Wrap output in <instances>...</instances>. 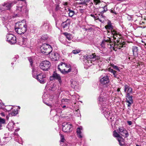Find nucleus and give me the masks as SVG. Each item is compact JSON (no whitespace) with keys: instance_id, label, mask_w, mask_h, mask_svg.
<instances>
[{"instance_id":"6","label":"nucleus","mask_w":146,"mask_h":146,"mask_svg":"<svg viewBox=\"0 0 146 146\" xmlns=\"http://www.w3.org/2000/svg\"><path fill=\"white\" fill-rule=\"evenodd\" d=\"M20 1L19 3V4L18 6H17L16 9L18 15L20 16V14L21 15L25 12L26 10V6H23V4H25L26 3L25 0H18Z\"/></svg>"},{"instance_id":"36","label":"nucleus","mask_w":146,"mask_h":146,"mask_svg":"<svg viewBox=\"0 0 146 146\" xmlns=\"http://www.w3.org/2000/svg\"><path fill=\"white\" fill-rule=\"evenodd\" d=\"M5 120L4 119H2L0 117V127L2 126V124H4L5 123Z\"/></svg>"},{"instance_id":"55","label":"nucleus","mask_w":146,"mask_h":146,"mask_svg":"<svg viewBox=\"0 0 146 146\" xmlns=\"http://www.w3.org/2000/svg\"><path fill=\"white\" fill-rule=\"evenodd\" d=\"M44 96H44L43 95V96H42V98H43V102H44Z\"/></svg>"},{"instance_id":"20","label":"nucleus","mask_w":146,"mask_h":146,"mask_svg":"<svg viewBox=\"0 0 146 146\" xmlns=\"http://www.w3.org/2000/svg\"><path fill=\"white\" fill-rule=\"evenodd\" d=\"M71 86L75 89H76L78 88V83L77 81L74 79H71L70 80Z\"/></svg>"},{"instance_id":"40","label":"nucleus","mask_w":146,"mask_h":146,"mask_svg":"<svg viewBox=\"0 0 146 146\" xmlns=\"http://www.w3.org/2000/svg\"><path fill=\"white\" fill-rule=\"evenodd\" d=\"M60 142H64L65 141V139L64 138L63 135H62L61 134H60Z\"/></svg>"},{"instance_id":"49","label":"nucleus","mask_w":146,"mask_h":146,"mask_svg":"<svg viewBox=\"0 0 146 146\" xmlns=\"http://www.w3.org/2000/svg\"><path fill=\"white\" fill-rule=\"evenodd\" d=\"M127 122L129 125H131L132 124V122L131 121H128Z\"/></svg>"},{"instance_id":"43","label":"nucleus","mask_w":146,"mask_h":146,"mask_svg":"<svg viewBox=\"0 0 146 146\" xmlns=\"http://www.w3.org/2000/svg\"><path fill=\"white\" fill-rule=\"evenodd\" d=\"M10 19L9 17L7 16H5V17H3L2 20L4 21H7L8 20Z\"/></svg>"},{"instance_id":"28","label":"nucleus","mask_w":146,"mask_h":146,"mask_svg":"<svg viewBox=\"0 0 146 146\" xmlns=\"http://www.w3.org/2000/svg\"><path fill=\"white\" fill-rule=\"evenodd\" d=\"M132 50L133 55H136L138 54V49L137 46H133L132 47Z\"/></svg>"},{"instance_id":"57","label":"nucleus","mask_w":146,"mask_h":146,"mask_svg":"<svg viewBox=\"0 0 146 146\" xmlns=\"http://www.w3.org/2000/svg\"><path fill=\"white\" fill-rule=\"evenodd\" d=\"M14 134L15 135H17V134L15 133H14Z\"/></svg>"},{"instance_id":"59","label":"nucleus","mask_w":146,"mask_h":146,"mask_svg":"<svg viewBox=\"0 0 146 146\" xmlns=\"http://www.w3.org/2000/svg\"><path fill=\"white\" fill-rule=\"evenodd\" d=\"M12 108H11V109L10 110H11L12 109Z\"/></svg>"},{"instance_id":"61","label":"nucleus","mask_w":146,"mask_h":146,"mask_svg":"<svg viewBox=\"0 0 146 146\" xmlns=\"http://www.w3.org/2000/svg\"><path fill=\"white\" fill-rule=\"evenodd\" d=\"M1 129V128L0 127V129Z\"/></svg>"},{"instance_id":"56","label":"nucleus","mask_w":146,"mask_h":146,"mask_svg":"<svg viewBox=\"0 0 146 146\" xmlns=\"http://www.w3.org/2000/svg\"><path fill=\"white\" fill-rule=\"evenodd\" d=\"M77 70H76V72H74L75 74H76L77 73Z\"/></svg>"},{"instance_id":"5","label":"nucleus","mask_w":146,"mask_h":146,"mask_svg":"<svg viewBox=\"0 0 146 146\" xmlns=\"http://www.w3.org/2000/svg\"><path fill=\"white\" fill-rule=\"evenodd\" d=\"M58 69L61 73L64 74L69 72L71 71L70 66L63 62H61L59 64Z\"/></svg>"},{"instance_id":"44","label":"nucleus","mask_w":146,"mask_h":146,"mask_svg":"<svg viewBox=\"0 0 146 146\" xmlns=\"http://www.w3.org/2000/svg\"><path fill=\"white\" fill-rule=\"evenodd\" d=\"M94 4L96 5L100 2V0H94Z\"/></svg>"},{"instance_id":"30","label":"nucleus","mask_w":146,"mask_h":146,"mask_svg":"<svg viewBox=\"0 0 146 146\" xmlns=\"http://www.w3.org/2000/svg\"><path fill=\"white\" fill-rule=\"evenodd\" d=\"M64 34L66 36V38L69 40H70L72 39V36L71 34L67 33H65Z\"/></svg>"},{"instance_id":"4","label":"nucleus","mask_w":146,"mask_h":146,"mask_svg":"<svg viewBox=\"0 0 146 146\" xmlns=\"http://www.w3.org/2000/svg\"><path fill=\"white\" fill-rule=\"evenodd\" d=\"M15 28V31L18 34H24L27 31V26L25 20L17 23Z\"/></svg>"},{"instance_id":"33","label":"nucleus","mask_w":146,"mask_h":146,"mask_svg":"<svg viewBox=\"0 0 146 146\" xmlns=\"http://www.w3.org/2000/svg\"><path fill=\"white\" fill-rule=\"evenodd\" d=\"M18 111L17 109L14 110L11 113L12 116H15L18 113Z\"/></svg>"},{"instance_id":"13","label":"nucleus","mask_w":146,"mask_h":146,"mask_svg":"<svg viewBox=\"0 0 146 146\" xmlns=\"http://www.w3.org/2000/svg\"><path fill=\"white\" fill-rule=\"evenodd\" d=\"M6 37L7 41L11 44H13L16 42V37L13 35L10 34H8L7 35Z\"/></svg>"},{"instance_id":"26","label":"nucleus","mask_w":146,"mask_h":146,"mask_svg":"<svg viewBox=\"0 0 146 146\" xmlns=\"http://www.w3.org/2000/svg\"><path fill=\"white\" fill-rule=\"evenodd\" d=\"M82 129V127L80 126L79 127H78L77 130V133L78 137L80 138H82V135H81V130Z\"/></svg>"},{"instance_id":"60","label":"nucleus","mask_w":146,"mask_h":146,"mask_svg":"<svg viewBox=\"0 0 146 146\" xmlns=\"http://www.w3.org/2000/svg\"><path fill=\"white\" fill-rule=\"evenodd\" d=\"M68 43H70V42H68Z\"/></svg>"},{"instance_id":"42","label":"nucleus","mask_w":146,"mask_h":146,"mask_svg":"<svg viewBox=\"0 0 146 146\" xmlns=\"http://www.w3.org/2000/svg\"><path fill=\"white\" fill-rule=\"evenodd\" d=\"M27 39L26 38H23L22 40V42H23V44L25 45L26 44L27 42Z\"/></svg>"},{"instance_id":"54","label":"nucleus","mask_w":146,"mask_h":146,"mask_svg":"<svg viewBox=\"0 0 146 146\" xmlns=\"http://www.w3.org/2000/svg\"><path fill=\"white\" fill-rule=\"evenodd\" d=\"M117 91L118 92H119L120 91V88H118L117 89Z\"/></svg>"},{"instance_id":"45","label":"nucleus","mask_w":146,"mask_h":146,"mask_svg":"<svg viewBox=\"0 0 146 146\" xmlns=\"http://www.w3.org/2000/svg\"><path fill=\"white\" fill-rule=\"evenodd\" d=\"M127 19L129 21L132 20V16L128 15V16L127 17Z\"/></svg>"},{"instance_id":"50","label":"nucleus","mask_w":146,"mask_h":146,"mask_svg":"<svg viewBox=\"0 0 146 146\" xmlns=\"http://www.w3.org/2000/svg\"><path fill=\"white\" fill-rule=\"evenodd\" d=\"M63 4L64 5H67V2H63Z\"/></svg>"},{"instance_id":"22","label":"nucleus","mask_w":146,"mask_h":146,"mask_svg":"<svg viewBox=\"0 0 146 146\" xmlns=\"http://www.w3.org/2000/svg\"><path fill=\"white\" fill-rule=\"evenodd\" d=\"M50 58L53 60H57L59 58V55L57 53H52L50 55Z\"/></svg>"},{"instance_id":"24","label":"nucleus","mask_w":146,"mask_h":146,"mask_svg":"<svg viewBox=\"0 0 146 146\" xmlns=\"http://www.w3.org/2000/svg\"><path fill=\"white\" fill-rule=\"evenodd\" d=\"M70 20L68 19H67L65 22H63L62 23V26L64 28H68L70 25Z\"/></svg>"},{"instance_id":"35","label":"nucleus","mask_w":146,"mask_h":146,"mask_svg":"<svg viewBox=\"0 0 146 146\" xmlns=\"http://www.w3.org/2000/svg\"><path fill=\"white\" fill-rule=\"evenodd\" d=\"M68 11L69 12V16L70 17H72L74 13V12L72 10H71L70 9H68Z\"/></svg>"},{"instance_id":"53","label":"nucleus","mask_w":146,"mask_h":146,"mask_svg":"<svg viewBox=\"0 0 146 146\" xmlns=\"http://www.w3.org/2000/svg\"><path fill=\"white\" fill-rule=\"evenodd\" d=\"M1 115L2 116H5V114L4 113H1Z\"/></svg>"},{"instance_id":"32","label":"nucleus","mask_w":146,"mask_h":146,"mask_svg":"<svg viewBox=\"0 0 146 146\" xmlns=\"http://www.w3.org/2000/svg\"><path fill=\"white\" fill-rule=\"evenodd\" d=\"M70 102V100L67 99H63L61 101L62 104H67Z\"/></svg>"},{"instance_id":"2","label":"nucleus","mask_w":146,"mask_h":146,"mask_svg":"<svg viewBox=\"0 0 146 146\" xmlns=\"http://www.w3.org/2000/svg\"><path fill=\"white\" fill-rule=\"evenodd\" d=\"M105 27L107 30L108 33H111L114 39H116L117 43L114 44V47L117 49H120L122 47H125V42L122 41V40L120 41V40H118V39L121 38V35L119 34L113 28V27L111 25V23L110 21H108L107 25H106Z\"/></svg>"},{"instance_id":"19","label":"nucleus","mask_w":146,"mask_h":146,"mask_svg":"<svg viewBox=\"0 0 146 146\" xmlns=\"http://www.w3.org/2000/svg\"><path fill=\"white\" fill-rule=\"evenodd\" d=\"M124 88V92L126 94V95L130 94L132 92V88L128 85H125Z\"/></svg>"},{"instance_id":"7","label":"nucleus","mask_w":146,"mask_h":146,"mask_svg":"<svg viewBox=\"0 0 146 146\" xmlns=\"http://www.w3.org/2000/svg\"><path fill=\"white\" fill-rule=\"evenodd\" d=\"M40 49L41 52L46 55L50 54L52 51L51 46L47 44H43L41 46Z\"/></svg>"},{"instance_id":"8","label":"nucleus","mask_w":146,"mask_h":146,"mask_svg":"<svg viewBox=\"0 0 146 146\" xmlns=\"http://www.w3.org/2000/svg\"><path fill=\"white\" fill-rule=\"evenodd\" d=\"M50 64L48 61L45 60L42 61L40 63V67L43 70L46 71L49 69Z\"/></svg>"},{"instance_id":"11","label":"nucleus","mask_w":146,"mask_h":146,"mask_svg":"<svg viewBox=\"0 0 146 146\" xmlns=\"http://www.w3.org/2000/svg\"><path fill=\"white\" fill-rule=\"evenodd\" d=\"M113 135L115 137L117 138V140L120 145L122 146L124 144V139L115 131L113 132Z\"/></svg>"},{"instance_id":"3","label":"nucleus","mask_w":146,"mask_h":146,"mask_svg":"<svg viewBox=\"0 0 146 146\" xmlns=\"http://www.w3.org/2000/svg\"><path fill=\"white\" fill-rule=\"evenodd\" d=\"M84 64L88 67L92 65V64H94L95 61L98 60L100 59L99 56L95 55V54H92L91 55H88L87 56H84Z\"/></svg>"},{"instance_id":"15","label":"nucleus","mask_w":146,"mask_h":146,"mask_svg":"<svg viewBox=\"0 0 146 146\" xmlns=\"http://www.w3.org/2000/svg\"><path fill=\"white\" fill-rule=\"evenodd\" d=\"M12 3L10 2L5 3L4 4L0 6V9L1 11L9 10L11 6Z\"/></svg>"},{"instance_id":"1","label":"nucleus","mask_w":146,"mask_h":146,"mask_svg":"<svg viewBox=\"0 0 146 146\" xmlns=\"http://www.w3.org/2000/svg\"><path fill=\"white\" fill-rule=\"evenodd\" d=\"M109 98L108 96L105 94L103 95L101 94L99 98L100 103L102 106V111L105 117L108 120L112 122L114 119V117L111 111L106 107V104H108Z\"/></svg>"},{"instance_id":"23","label":"nucleus","mask_w":146,"mask_h":146,"mask_svg":"<svg viewBox=\"0 0 146 146\" xmlns=\"http://www.w3.org/2000/svg\"><path fill=\"white\" fill-rule=\"evenodd\" d=\"M90 16L93 17L95 19V20H98L100 22L103 23L104 22V20H105V19L104 17L102 15H101L100 16V18L99 17H95L94 15L91 14Z\"/></svg>"},{"instance_id":"51","label":"nucleus","mask_w":146,"mask_h":146,"mask_svg":"<svg viewBox=\"0 0 146 146\" xmlns=\"http://www.w3.org/2000/svg\"><path fill=\"white\" fill-rule=\"evenodd\" d=\"M59 7V5H57L56 7V9H58Z\"/></svg>"},{"instance_id":"9","label":"nucleus","mask_w":146,"mask_h":146,"mask_svg":"<svg viewBox=\"0 0 146 146\" xmlns=\"http://www.w3.org/2000/svg\"><path fill=\"white\" fill-rule=\"evenodd\" d=\"M62 130L64 132H68L72 131V125L70 123L64 122L62 123Z\"/></svg>"},{"instance_id":"29","label":"nucleus","mask_w":146,"mask_h":146,"mask_svg":"<svg viewBox=\"0 0 146 146\" xmlns=\"http://www.w3.org/2000/svg\"><path fill=\"white\" fill-rule=\"evenodd\" d=\"M32 72L33 77L34 78L36 79L37 76L38 75V74H38L37 73V72L36 70V69L34 68H33Z\"/></svg>"},{"instance_id":"12","label":"nucleus","mask_w":146,"mask_h":146,"mask_svg":"<svg viewBox=\"0 0 146 146\" xmlns=\"http://www.w3.org/2000/svg\"><path fill=\"white\" fill-rule=\"evenodd\" d=\"M113 44L114 43L111 41L110 38H108L107 39H104L102 41L101 46L103 47L104 45H107L108 46H110L109 47H113Z\"/></svg>"},{"instance_id":"39","label":"nucleus","mask_w":146,"mask_h":146,"mask_svg":"<svg viewBox=\"0 0 146 146\" xmlns=\"http://www.w3.org/2000/svg\"><path fill=\"white\" fill-rule=\"evenodd\" d=\"M33 57H29L28 58V60L30 63V65L32 66Z\"/></svg>"},{"instance_id":"21","label":"nucleus","mask_w":146,"mask_h":146,"mask_svg":"<svg viewBox=\"0 0 146 146\" xmlns=\"http://www.w3.org/2000/svg\"><path fill=\"white\" fill-rule=\"evenodd\" d=\"M126 102L128 103V104L127 105V106L128 107H130L133 103L132 98V96H130V94L126 95Z\"/></svg>"},{"instance_id":"10","label":"nucleus","mask_w":146,"mask_h":146,"mask_svg":"<svg viewBox=\"0 0 146 146\" xmlns=\"http://www.w3.org/2000/svg\"><path fill=\"white\" fill-rule=\"evenodd\" d=\"M118 133L124 137L125 138L129 136V134L126 129L123 127H119L117 130Z\"/></svg>"},{"instance_id":"17","label":"nucleus","mask_w":146,"mask_h":146,"mask_svg":"<svg viewBox=\"0 0 146 146\" xmlns=\"http://www.w3.org/2000/svg\"><path fill=\"white\" fill-rule=\"evenodd\" d=\"M110 80L108 76H106L103 77H100V82L101 84H105L109 83Z\"/></svg>"},{"instance_id":"46","label":"nucleus","mask_w":146,"mask_h":146,"mask_svg":"<svg viewBox=\"0 0 146 146\" xmlns=\"http://www.w3.org/2000/svg\"><path fill=\"white\" fill-rule=\"evenodd\" d=\"M80 52L79 50H73L72 52L74 54H76L79 53Z\"/></svg>"},{"instance_id":"37","label":"nucleus","mask_w":146,"mask_h":146,"mask_svg":"<svg viewBox=\"0 0 146 146\" xmlns=\"http://www.w3.org/2000/svg\"><path fill=\"white\" fill-rule=\"evenodd\" d=\"M100 8H102L103 9V11H102L101 13V14H102L104 12H105L107 10V7L106 6H104L103 7H100Z\"/></svg>"},{"instance_id":"25","label":"nucleus","mask_w":146,"mask_h":146,"mask_svg":"<svg viewBox=\"0 0 146 146\" xmlns=\"http://www.w3.org/2000/svg\"><path fill=\"white\" fill-rule=\"evenodd\" d=\"M14 123L13 122H10L8 123L7 126V128L10 131H12L14 128Z\"/></svg>"},{"instance_id":"31","label":"nucleus","mask_w":146,"mask_h":146,"mask_svg":"<svg viewBox=\"0 0 146 146\" xmlns=\"http://www.w3.org/2000/svg\"><path fill=\"white\" fill-rule=\"evenodd\" d=\"M89 1V0H81L79 3L81 4L86 5Z\"/></svg>"},{"instance_id":"38","label":"nucleus","mask_w":146,"mask_h":146,"mask_svg":"<svg viewBox=\"0 0 146 146\" xmlns=\"http://www.w3.org/2000/svg\"><path fill=\"white\" fill-rule=\"evenodd\" d=\"M48 36L47 35L44 34L41 37V38L42 40H45L48 38Z\"/></svg>"},{"instance_id":"27","label":"nucleus","mask_w":146,"mask_h":146,"mask_svg":"<svg viewBox=\"0 0 146 146\" xmlns=\"http://www.w3.org/2000/svg\"><path fill=\"white\" fill-rule=\"evenodd\" d=\"M108 71L109 72H111L112 73L114 76V77L116 78H118V75L116 73V72L113 70L112 68H111V67H110L108 68Z\"/></svg>"},{"instance_id":"14","label":"nucleus","mask_w":146,"mask_h":146,"mask_svg":"<svg viewBox=\"0 0 146 146\" xmlns=\"http://www.w3.org/2000/svg\"><path fill=\"white\" fill-rule=\"evenodd\" d=\"M46 75L45 74H39L36 79L41 84H43L46 82Z\"/></svg>"},{"instance_id":"18","label":"nucleus","mask_w":146,"mask_h":146,"mask_svg":"<svg viewBox=\"0 0 146 146\" xmlns=\"http://www.w3.org/2000/svg\"><path fill=\"white\" fill-rule=\"evenodd\" d=\"M53 79L58 80L60 83L62 82L61 77L59 74L55 72H54L52 76L50 77V80H52Z\"/></svg>"},{"instance_id":"34","label":"nucleus","mask_w":146,"mask_h":146,"mask_svg":"<svg viewBox=\"0 0 146 146\" xmlns=\"http://www.w3.org/2000/svg\"><path fill=\"white\" fill-rule=\"evenodd\" d=\"M111 67L113 68L114 69L117 70L118 72H120V70L119 68L117 66L114 65L113 64H111Z\"/></svg>"},{"instance_id":"16","label":"nucleus","mask_w":146,"mask_h":146,"mask_svg":"<svg viewBox=\"0 0 146 146\" xmlns=\"http://www.w3.org/2000/svg\"><path fill=\"white\" fill-rule=\"evenodd\" d=\"M50 100V103H45V102H44V103L47 105L49 106H51L52 104L51 103H50V102L51 101L53 103H58V99L57 97L56 96H50V98H49Z\"/></svg>"},{"instance_id":"52","label":"nucleus","mask_w":146,"mask_h":146,"mask_svg":"<svg viewBox=\"0 0 146 146\" xmlns=\"http://www.w3.org/2000/svg\"><path fill=\"white\" fill-rule=\"evenodd\" d=\"M62 104H61V106L62 107V108H65V107H66V106H65V105H64V106H62Z\"/></svg>"},{"instance_id":"47","label":"nucleus","mask_w":146,"mask_h":146,"mask_svg":"<svg viewBox=\"0 0 146 146\" xmlns=\"http://www.w3.org/2000/svg\"><path fill=\"white\" fill-rule=\"evenodd\" d=\"M6 27L8 31H11V27L9 26L8 25H7L6 26Z\"/></svg>"},{"instance_id":"48","label":"nucleus","mask_w":146,"mask_h":146,"mask_svg":"<svg viewBox=\"0 0 146 146\" xmlns=\"http://www.w3.org/2000/svg\"><path fill=\"white\" fill-rule=\"evenodd\" d=\"M77 112V116H79V115H80V113L79 111L78 110H77L76 111Z\"/></svg>"},{"instance_id":"41","label":"nucleus","mask_w":146,"mask_h":146,"mask_svg":"<svg viewBox=\"0 0 146 146\" xmlns=\"http://www.w3.org/2000/svg\"><path fill=\"white\" fill-rule=\"evenodd\" d=\"M49 26L50 25L48 23L44 24L43 25V27L45 28L46 29H48L49 28Z\"/></svg>"},{"instance_id":"58","label":"nucleus","mask_w":146,"mask_h":146,"mask_svg":"<svg viewBox=\"0 0 146 146\" xmlns=\"http://www.w3.org/2000/svg\"><path fill=\"white\" fill-rule=\"evenodd\" d=\"M117 0L118 1H122V0Z\"/></svg>"}]
</instances>
